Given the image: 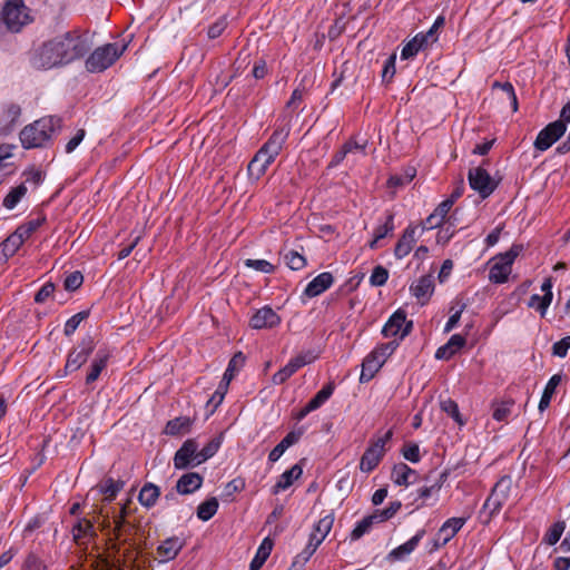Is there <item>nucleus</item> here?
Wrapping results in <instances>:
<instances>
[{"label":"nucleus","mask_w":570,"mask_h":570,"mask_svg":"<svg viewBox=\"0 0 570 570\" xmlns=\"http://www.w3.org/2000/svg\"><path fill=\"white\" fill-rule=\"evenodd\" d=\"M89 48L85 33L79 29L68 30L42 42L32 55L31 65L42 70L60 68L81 59Z\"/></svg>","instance_id":"nucleus-1"},{"label":"nucleus","mask_w":570,"mask_h":570,"mask_svg":"<svg viewBox=\"0 0 570 570\" xmlns=\"http://www.w3.org/2000/svg\"><path fill=\"white\" fill-rule=\"evenodd\" d=\"M60 129V118L53 116L42 117L20 131V142H46L56 139L57 132Z\"/></svg>","instance_id":"nucleus-2"},{"label":"nucleus","mask_w":570,"mask_h":570,"mask_svg":"<svg viewBox=\"0 0 570 570\" xmlns=\"http://www.w3.org/2000/svg\"><path fill=\"white\" fill-rule=\"evenodd\" d=\"M126 48V45L117 42L106 43L96 48L86 60V69L92 73L105 71L119 59Z\"/></svg>","instance_id":"nucleus-3"},{"label":"nucleus","mask_w":570,"mask_h":570,"mask_svg":"<svg viewBox=\"0 0 570 570\" xmlns=\"http://www.w3.org/2000/svg\"><path fill=\"white\" fill-rule=\"evenodd\" d=\"M522 244H513L507 252L498 254L493 258V265L489 272V279L493 284H503L512 272L515 258L523 252Z\"/></svg>","instance_id":"nucleus-4"},{"label":"nucleus","mask_w":570,"mask_h":570,"mask_svg":"<svg viewBox=\"0 0 570 570\" xmlns=\"http://www.w3.org/2000/svg\"><path fill=\"white\" fill-rule=\"evenodd\" d=\"M95 347L96 344L91 335H86L82 337L81 341L69 351L62 376H66L69 373H73L81 368V366L87 363L94 353Z\"/></svg>","instance_id":"nucleus-5"},{"label":"nucleus","mask_w":570,"mask_h":570,"mask_svg":"<svg viewBox=\"0 0 570 570\" xmlns=\"http://www.w3.org/2000/svg\"><path fill=\"white\" fill-rule=\"evenodd\" d=\"M392 436L393 431L389 430L383 436L371 441L360 461V470L362 472L370 473L380 464L386 451L385 445Z\"/></svg>","instance_id":"nucleus-6"},{"label":"nucleus","mask_w":570,"mask_h":570,"mask_svg":"<svg viewBox=\"0 0 570 570\" xmlns=\"http://www.w3.org/2000/svg\"><path fill=\"white\" fill-rule=\"evenodd\" d=\"M2 20L9 30L18 32L29 21L28 8L22 0H8L2 11Z\"/></svg>","instance_id":"nucleus-7"},{"label":"nucleus","mask_w":570,"mask_h":570,"mask_svg":"<svg viewBox=\"0 0 570 570\" xmlns=\"http://www.w3.org/2000/svg\"><path fill=\"white\" fill-rule=\"evenodd\" d=\"M570 122V100L562 107L559 119L547 125L537 136L534 142H557L566 132Z\"/></svg>","instance_id":"nucleus-8"},{"label":"nucleus","mask_w":570,"mask_h":570,"mask_svg":"<svg viewBox=\"0 0 570 570\" xmlns=\"http://www.w3.org/2000/svg\"><path fill=\"white\" fill-rule=\"evenodd\" d=\"M510 489L511 479L509 476H502L495 483L482 508L484 511H489V518H492L494 514L500 512L509 498Z\"/></svg>","instance_id":"nucleus-9"},{"label":"nucleus","mask_w":570,"mask_h":570,"mask_svg":"<svg viewBox=\"0 0 570 570\" xmlns=\"http://www.w3.org/2000/svg\"><path fill=\"white\" fill-rule=\"evenodd\" d=\"M413 328V322L406 321V313L403 309L395 311L382 328L384 337H395L400 342L406 337Z\"/></svg>","instance_id":"nucleus-10"},{"label":"nucleus","mask_w":570,"mask_h":570,"mask_svg":"<svg viewBox=\"0 0 570 570\" xmlns=\"http://www.w3.org/2000/svg\"><path fill=\"white\" fill-rule=\"evenodd\" d=\"M282 145H263L248 164V173L250 176L259 178L265 174L267 167L274 161L279 154Z\"/></svg>","instance_id":"nucleus-11"},{"label":"nucleus","mask_w":570,"mask_h":570,"mask_svg":"<svg viewBox=\"0 0 570 570\" xmlns=\"http://www.w3.org/2000/svg\"><path fill=\"white\" fill-rule=\"evenodd\" d=\"M198 443L195 439H187L176 451L173 462L176 470H187L196 468L198 462Z\"/></svg>","instance_id":"nucleus-12"},{"label":"nucleus","mask_w":570,"mask_h":570,"mask_svg":"<svg viewBox=\"0 0 570 570\" xmlns=\"http://www.w3.org/2000/svg\"><path fill=\"white\" fill-rule=\"evenodd\" d=\"M468 180L470 187L475 190L482 199L488 198L497 188V183L490 174L482 167H475L469 170Z\"/></svg>","instance_id":"nucleus-13"},{"label":"nucleus","mask_w":570,"mask_h":570,"mask_svg":"<svg viewBox=\"0 0 570 570\" xmlns=\"http://www.w3.org/2000/svg\"><path fill=\"white\" fill-rule=\"evenodd\" d=\"M70 532L73 542L83 549H87L88 544L98 537L94 521L86 517H78Z\"/></svg>","instance_id":"nucleus-14"},{"label":"nucleus","mask_w":570,"mask_h":570,"mask_svg":"<svg viewBox=\"0 0 570 570\" xmlns=\"http://www.w3.org/2000/svg\"><path fill=\"white\" fill-rule=\"evenodd\" d=\"M281 316L268 305L258 308L249 320L254 330H272L281 324Z\"/></svg>","instance_id":"nucleus-15"},{"label":"nucleus","mask_w":570,"mask_h":570,"mask_svg":"<svg viewBox=\"0 0 570 570\" xmlns=\"http://www.w3.org/2000/svg\"><path fill=\"white\" fill-rule=\"evenodd\" d=\"M111 355V351L108 347H100L95 353L85 379L87 385L94 384L99 379L100 374L107 368Z\"/></svg>","instance_id":"nucleus-16"},{"label":"nucleus","mask_w":570,"mask_h":570,"mask_svg":"<svg viewBox=\"0 0 570 570\" xmlns=\"http://www.w3.org/2000/svg\"><path fill=\"white\" fill-rule=\"evenodd\" d=\"M411 294L416 298L420 305H425L434 292V281L431 275L421 276L410 286Z\"/></svg>","instance_id":"nucleus-17"},{"label":"nucleus","mask_w":570,"mask_h":570,"mask_svg":"<svg viewBox=\"0 0 570 570\" xmlns=\"http://www.w3.org/2000/svg\"><path fill=\"white\" fill-rule=\"evenodd\" d=\"M334 284V276L330 272H323L315 276L305 287L303 295L307 298L316 297L327 291Z\"/></svg>","instance_id":"nucleus-18"},{"label":"nucleus","mask_w":570,"mask_h":570,"mask_svg":"<svg viewBox=\"0 0 570 570\" xmlns=\"http://www.w3.org/2000/svg\"><path fill=\"white\" fill-rule=\"evenodd\" d=\"M333 523V514H327L324 518L320 519L318 522L314 525V530L309 535L307 546L316 550L318 546L324 541L326 535L330 533Z\"/></svg>","instance_id":"nucleus-19"},{"label":"nucleus","mask_w":570,"mask_h":570,"mask_svg":"<svg viewBox=\"0 0 570 570\" xmlns=\"http://www.w3.org/2000/svg\"><path fill=\"white\" fill-rule=\"evenodd\" d=\"M204 478L197 472H187L183 474L176 482V491L181 495L196 492L202 488Z\"/></svg>","instance_id":"nucleus-20"},{"label":"nucleus","mask_w":570,"mask_h":570,"mask_svg":"<svg viewBox=\"0 0 570 570\" xmlns=\"http://www.w3.org/2000/svg\"><path fill=\"white\" fill-rule=\"evenodd\" d=\"M20 115L21 109L14 104H10L2 109L0 114V137H4L13 130Z\"/></svg>","instance_id":"nucleus-21"},{"label":"nucleus","mask_w":570,"mask_h":570,"mask_svg":"<svg viewBox=\"0 0 570 570\" xmlns=\"http://www.w3.org/2000/svg\"><path fill=\"white\" fill-rule=\"evenodd\" d=\"M303 434V428L288 432L284 439L269 452L268 461L271 463L278 461L289 446L296 444L299 441Z\"/></svg>","instance_id":"nucleus-22"},{"label":"nucleus","mask_w":570,"mask_h":570,"mask_svg":"<svg viewBox=\"0 0 570 570\" xmlns=\"http://www.w3.org/2000/svg\"><path fill=\"white\" fill-rule=\"evenodd\" d=\"M541 291L544 293L543 296H540L539 294L531 295L528 306L534 307L535 302H539V305L537 306V311L543 317L546 315L548 307L550 306V304L552 302V297H553L551 278L544 279V282L541 285Z\"/></svg>","instance_id":"nucleus-23"},{"label":"nucleus","mask_w":570,"mask_h":570,"mask_svg":"<svg viewBox=\"0 0 570 570\" xmlns=\"http://www.w3.org/2000/svg\"><path fill=\"white\" fill-rule=\"evenodd\" d=\"M424 535H425V530L424 529L419 530L415 533V535H413L410 540H407L403 544H401V546L396 547L395 549H393L392 551H390V553L387 554V560H390V561L402 560L404 557L409 556L410 553H412L415 550V548L419 546L420 541L423 539Z\"/></svg>","instance_id":"nucleus-24"},{"label":"nucleus","mask_w":570,"mask_h":570,"mask_svg":"<svg viewBox=\"0 0 570 570\" xmlns=\"http://www.w3.org/2000/svg\"><path fill=\"white\" fill-rule=\"evenodd\" d=\"M415 233L416 228L413 226H407L404 229L394 248V255L397 259H402L411 253L416 243Z\"/></svg>","instance_id":"nucleus-25"},{"label":"nucleus","mask_w":570,"mask_h":570,"mask_svg":"<svg viewBox=\"0 0 570 570\" xmlns=\"http://www.w3.org/2000/svg\"><path fill=\"white\" fill-rule=\"evenodd\" d=\"M184 547V541L178 537H170L164 540L157 548L161 562L174 560Z\"/></svg>","instance_id":"nucleus-26"},{"label":"nucleus","mask_w":570,"mask_h":570,"mask_svg":"<svg viewBox=\"0 0 570 570\" xmlns=\"http://www.w3.org/2000/svg\"><path fill=\"white\" fill-rule=\"evenodd\" d=\"M384 364V358H380L373 351L364 358L360 382H370Z\"/></svg>","instance_id":"nucleus-27"},{"label":"nucleus","mask_w":570,"mask_h":570,"mask_svg":"<svg viewBox=\"0 0 570 570\" xmlns=\"http://www.w3.org/2000/svg\"><path fill=\"white\" fill-rule=\"evenodd\" d=\"M466 343V340L464 336L460 334H453L448 343L440 346L435 352V358L436 360H450L455 355L458 351H460Z\"/></svg>","instance_id":"nucleus-28"},{"label":"nucleus","mask_w":570,"mask_h":570,"mask_svg":"<svg viewBox=\"0 0 570 570\" xmlns=\"http://www.w3.org/2000/svg\"><path fill=\"white\" fill-rule=\"evenodd\" d=\"M302 474H303V466L301 465V462L294 464L291 469L284 471L279 475L277 482L273 487V490H272L273 493L277 494L281 491L287 490L294 483V481H296L297 479H299L302 476Z\"/></svg>","instance_id":"nucleus-29"},{"label":"nucleus","mask_w":570,"mask_h":570,"mask_svg":"<svg viewBox=\"0 0 570 570\" xmlns=\"http://www.w3.org/2000/svg\"><path fill=\"white\" fill-rule=\"evenodd\" d=\"M127 514H128L127 504H122L121 508H120L119 514L114 517V523H115L114 534H115V538L114 539L112 538L109 539V549L114 553H118L120 551V543H118L116 541L120 540V538H121V529L125 528V525L128 523V521L126 520Z\"/></svg>","instance_id":"nucleus-30"},{"label":"nucleus","mask_w":570,"mask_h":570,"mask_svg":"<svg viewBox=\"0 0 570 570\" xmlns=\"http://www.w3.org/2000/svg\"><path fill=\"white\" fill-rule=\"evenodd\" d=\"M273 547L274 541L269 537L264 538L249 563V570H259L271 556Z\"/></svg>","instance_id":"nucleus-31"},{"label":"nucleus","mask_w":570,"mask_h":570,"mask_svg":"<svg viewBox=\"0 0 570 570\" xmlns=\"http://www.w3.org/2000/svg\"><path fill=\"white\" fill-rule=\"evenodd\" d=\"M465 518H450L439 530V537L442 538V544H446L465 524Z\"/></svg>","instance_id":"nucleus-32"},{"label":"nucleus","mask_w":570,"mask_h":570,"mask_svg":"<svg viewBox=\"0 0 570 570\" xmlns=\"http://www.w3.org/2000/svg\"><path fill=\"white\" fill-rule=\"evenodd\" d=\"M193 420L188 416H178L169 420L165 426L164 433L171 436L188 433L191 429Z\"/></svg>","instance_id":"nucleus-33"},{"label":"nucleus","mask_w":570,"mask_h":570,"mask_svg":"<svg viewBox=\"0 0 570 570\" xmlns=\"http://www.w3.org/2000/svg\"><path fill=\"white\" fill-rule=\"evenodd\" d=\"M561 381H562L561 374H554L549 379V381L546 384V387L543 390V393L541 395L539 405H538V409L540 412H543L549 407L551 400L556 393V390H557L558 385L561 383Z\"/></svg>","instance_id":"nucleus-34"},{"label":"nucleus","mask_w":570,"mask_h":570,"mask_svg":"<svg viewBox=\"0 0 570 570\" xmlns=\"http://www.w3.org/2000/svg\"><path fill=\"white\" fill-rule=\"evenodd\" d=\"M159 495H160L159 487H157L154 483L148 482L142 485V488L138 494V501L142 507L150 509L156 504L157 500L159 499Z\"/></svg>","instance_id":"nucleus-35"},{"label":"nucleus","mask_w":570,"mask_h":570,"mask_svg":"<svg viewBox=\"0 0 570 570\" xmlns=\"http://www.w3.org/2000/svg\"><path fill=\"white\" fill-rule=\"evenodd\" d=\"M429 45L430 43L423 37V32H420L403 46L401 50V58L404 60L411 59Z\"/></svg>","instance_id":"nucleus-36"},{"label":"nucleus","mask_w":570,"mask_h":570,"mask_svg":"<svg viewBox=\"0 0 570 570\" xmlns=\"http://www.w3.org/2000/svg\"><path fill=\"white\" fill-rule=\"evenodd\" d=\"M24 242L20 236L13 232L0 245V259L7 261L12 257Z\"/></svg>","instance_id":"nucleus-37"},{"label":"nucleus","mask_w":570,"mask_h":570,"mask_svg":"<svg viewBox=\"0 0 570 570\" xmlns=\"http://www.w3.org/2000/svg\"><path fill=\"white\" fill-rule=\"evenodd\" d=\"M416 176V168L413 166H407L403 169L402 174H395L390 176L387 179V187L392 189H397L410 184L414 177Z\"/></svg>","instance_id":"nucleus-38"},{"label":"nucleus","mask_w":570,"mask_h":570,"mask_svg":"<svg viewBox=\"0 0 570 570\" xmlns=\"http://www.w3.org/2000/svg\"><path fill=\"white\" fill-rule=\"evenodd\" d=\"M415 475V471L405 463L395 464L392 469L391 478L397 485H410V478Z\"/></svg>","instance_id":"nucleus-39"},{"label":"nucleus","mask_w":570,"mask_h":570,"mask_svg":"<svg viewBox=\"0 0 570 570\" xmlns=\"http://www.w3.org/2000/svg\"><path fill=\"white\" fill-rule=\"evenodd\" d=\"M316 358H317V355L314 354L312 351H308V352L298 354L295 357H292L285 365V368L292 375H294L301 367L313 363Z\"/></svg>","instance_id":"nucleus-40"},{"label":"nucleus","mask_w":570,"mask_h":570,"mask_svg":"<svg viewBox=\"0 0 570 570\" xmlns=\"http://www.w3.org/2000/svg\"><path fill=\"white\" fill-rule=\"evenodd\" d=\"M219 508L218 500L215 497H212L204 502H202L197 507V518L202 521L210 520L217 512Z\"/></svg>","instance_id":"nucleus-41"},{"label":"nucleus","mask_w":570,"mask_h":570,"mask_svg":"<svg viewBox=\"0 0 570 570\" xmlns=\"http://www.w3.org/2000/svg\"><path fill=\"white\" fill-rule=\"evenodd\" d=\"M26 194L27 187L24 184H20L17 187L11 188L3 199V207L7 209H13Z\"/></svg>","instance_id":"nucleus-42"},{"label":"nucleus","mask_w":570,"mask_h":570,"mask_svg":"<svg viewBox=\"0 0 570 570\" xmlns=\"http://www.w3.org/2000/svg\"><path fill=\"white\" fill-rule=\"evenodd\" d=\"M440 407L443 412H445L449 416H451L460 426L465 424V421L462 419L460 413L458 403L452 399L441 400Z\"/></svg>","instance_id":"nucleus-43"},{"label":"nucleus","mask_w":570,"mask_h":570,"mask_svg":"<svg viewBox=\"0 0 570 570\" xmlns=\"http://www.w3.org/2000/svg\"><path fill=\"white\" fill-rule=\"evenodd\" d=\"M46 222V217H38L36 219H31L26 224L20 225L14 232L22 238V240H27L43 223Z\"/></svg>","instance_id":"nucleus-44"},{"label":"nucleus","mask_w":570,"mask_h":570,"mask_svg":"<svg viewBox=\"0 0 570 570\" xmlns=\"http://www.w3.org/2000/svg\"><path fill=\"white\" fill-rule=\"evenodd\" d=\"M21 570H48V567L37 552L29 551L26 554Z\"/></svg>","instance_id":"nucleus-45"},{"label":"nucleus","mask_w":570,"mask_h":570,"mask_svg":"<svg viewBox=\"0 0 570 570\" xmlns=\"http://www.w3.org/2000/svg\"><path fill=\"white\" fill-rule=\"evenodd\" d=\"M566 530L564 521L554 522L549 530L546 532L543 542L549 546H554L561 538L562 533Z\"/></svg>","instance_id":"nucleus-46"},{"label":"nucleus","mask_w":570,"mask_h":570,"mask_svg":"<svg viewBox=\"0 0 570 570\" xmlns=\"http://www.w3.org/2000/svg\"><path fill=\"white\" fill-rule=\"evenodd\" d=\"M284 261L293 271H301L306 266L305 256L293 249L284 253Z\"/></svg>","instance_id":"nucleus-47"},{"label":"nucleus","mask_w":570,"mask_h":570,"mask_svg":"<svg viewBox=\"0 0 570 570\" xmlns=\"http://www.w3.org/2000/svg\"><path fill=\"white\" fill-rule=\"evenodd\" d=\"M394 214L391 212H386L385 214V220L383 224L379 225L374 232L373 236L376 237V239H383L389 234H391L394 230Z\"/></svg>","instance_id":"nucleus-48"},{"label":"nucleus","mask_w":570,"mask_h":570,"mask_svg":"<svg viewBox=\"0 0 570 570\" xmlns=\"http://www.w3.org/2000/svg\"><path fill=\"white\" fill-rule=\"evenodd\" d=\"M125 482L120 480H114L108 478L101 485V492L107 495V500L111 501L116 498L118 492L124 488Z\"/></svg>","instance_id":"nucleus-49"},{"label":"nucleus","mask_w":570,"mask_h":570,"mask_svg":"<svg viewBox=\"0 0 570 570\" xmlns=\"http://www.w3.org/2000/svg\"><path fill=\"white\" fill-rule=\"evenodd\" d=\"M220 444L219 438L210 440L202 450H198V462L204 463L213 458L219 450Z\"/></svg>","instance_id":"nucleus-50"},{"label":"nucleus","mask_w":570,"mask_h":570,"mask_svg":"<svg viewBox=\"0 0 570 570\" xmlns=\"http://www.w3.org/2000/svg\"><path fill=\"white\" fill-rule=\"evenodd\" d=\"M366 145H343V147L333 156L332 160L328 164V167H335L340 165L346 155L351 151L360 150L361 153H365Z\"/></svg>","instance_id":"nucleus-51"},{"label":"nucleus","mask_w":570,"mask_h":570,"mask_svg":"<svg viewBox=\"0 0 570 570\" xmlns=\"http://www.w3.org/2000/svg\"><path fill=\"white\" fill-rule=\"evenodd\" d=\"M89 316L88 311H81L75 315H72L65 323L63 333L66 336H71L80 325V323Z\"/></svg>","instance_id":"nucleus-52"},{"label":"nucleus","mask_w":570,"mask_h":570,"mask_svg":"<svg viewBox=\"0 0 570 570\" xmlns=\"http://www.w3.org/2000/svg\"><path fill=\"white\" fill-rule=\"evenodd\" d=\"M513 401H503L493 405L492 417L498 422H503L511 414Z\"/></svg>","instance_id":"nucleus-53"},{"label":"nucleus","mask_w":570,"mask_h":570,"mask_svg":"<svg viewBox=\"0 0 570 570\" xmlns=\"http://www.w3.org/2000/svg\"><path fill=\"white\" fill-rule=\"evenodd\" d=\"M244 265L248 268H252L256 272H261L264 274H272L275 271L274 265L266 259L247 258L245 259Z\"/></svg>","instance_id":"nucleus-54"},{"label":"nucleus","mask_w":570,"mask_h":570,"mask_svg":"<svg viewBox=\"0 0 570 570\" xmlns=\"http://www.w3.org/2000/svg\"><path fill=\"white\" fill-rule=\"evenodd\" d=\"M448 474L446 472H443L441 475H440V479L439 481H436L434 484L430 485V487H422L417 490V497L420 499H423V500H426L428 498H430L431 495L433 494H438L442 488V484L443 482L445 481Z\"/></svg>","instance_id":"nucleus-55"},{"label":"nucleus","mask_w":570,"mask_h":570,"mask_svg":"<svg viewBox=\"0 0 570 570\" xmlns=\"http://www.w3.org/2000/svg\"><path fill=\"white\" fill-rule=\"evenodd\" d=\"M389 279V271L382 265H377L373 268L370 276V284L375 287H380L386 284Z\"/></svg>","instance_id":"nucleus-56"},{"label":"nucleus","mask_w":570,"mask_h":570,"mask_svg":"<svg viewBox=\"0 0 570 570\" xmlns=\"http://www.w3.org/2000/svg\"><path fill=\"white\" fill-rule=\"evenodd\" d=\"M372 527L373 524L371 523V519L364 517L362 520L356 522L354 529L350 534L351 540L355 541L361 539L364 534L371 531Z\"/></svg>","instance_id":"nucleus-57"},{"label":"nucleus","mask_w":570,"mask_h":570,"mask_svg":"<svg viewBox=\"0 0 570 570\" xmlns=\"http://www.w3.org/2000/svg\"><path fill=\"white\" fill-rule=\"evenodd\" d=\"M403 458L411 463H417L421 460L420 448L416 443H406L401 450Z\"/></svg>","instance_id":"nucleus-58"},{"label":"nucleus","mask_w":570,"mask_h":570,"mask_svg":"<svg viewBox=\"0 0 570 570\" xmlns=\"http://www.w3.org/2000/svg\"><path fill=\"white\" fill-rule=\"evenodd\" d=\"M400 340H393L389 343H383L377 345L373 352L380 356V358H384V362L387 360L390 355L394 353V351L399 347Z\"/></svg>","instance_id":"nucleus-59"},{"label":"nucleus","mask_w":570,"mask_h":570,"mask_svg":"<svg viewBox=\"0 0 570 570\" xmlns=\"http://www.w3.org/2000/svg\"><path fill=\"white\" fill-rule=\"evenodd\" d=\"M83 283V276L79 271L72 272L65 278L63 286L67 291L73 292Z\"/></svg>","instance_id":"nucleus-60"},{"label":"nucleus","mask_w":570,"mask_h":570,"mask_svg":"<svg viewBox=\"0 0 570 570\" xmlns=\"http://www.w3.org/2000/svg\"><path fill=\"white\" fill-rule=\"evenodd\" d=\"M46 522V519L41 514H37L31 518L23 528L22 535L24 538L29 537L36 530L40 529Z\"/></svg>","instance_id":"nucleus-61"},{"label":"nucleus","mask_w":570,"mask_h":570,"mask_svg":"<svg viewBox=\"0 0 570 570\" xmlns=\"http://www.w3.org/2000/svg\"><path fill=\"white\" fill-rule=\"evenodd\" d=\"M395 61L396 56L395 53L391 55L384 62L383 70H382V80L383 81H391L392 78L395 75Z\"/></svg>","instance_id":"nucleus-62"},{"label":"nucleus","mask_w":570,"mask_h":570,"mask_svg":"<svg viewBox=\"0 0 570 570\" xmlns=\"http://www.w3.org/2000/svg\"><path fill=\"white\" fill-rule=\"evenodd\" d=\"M569 348H570V335H567L552 345V354L558 357H566Z\"/></svg>","instance_id":"nucleus-63"},{"label":"nucleus","mask_w":570,"mask_h":570,"mask_svg":"<svg viewBox=\"0 0 570 570\" xmlns=\"http://www.w3.org/2000/svg\"><path fill=\"white\" fill-rule=\"evenodd\" d=\"M315 551L316 550H314L313 548L306 546L304 550L294 558L292 562V568H298L301 570L305 566V563L311 559V557L315 553Z\"/></svg>","instance_id":"nucleus-64"}]
</instances>
